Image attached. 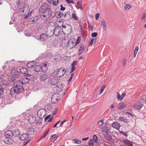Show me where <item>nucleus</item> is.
<instances>
[{
  "label": "nucleus",
  "mask_w": 146,
  "mask_h": 146,
  "mask_svg": "<svg viewBox=\"0 0 146 146\" xmlns=\"http://www.w3.org/2000/svg\"><path fill=\"white\" fill-rule=\"evenodd\" d=\"M13 86L15 87L12 88L10 90V94L13 95L15 94H18L23 91L24 88L22 86L23 85L21 81L17 80L13 83Z\"/></svg>",
  "instance_id": "f257e3e1"
},
{
  "label": "nucleus",
  "mask_w": 146,
  "mask_h": 146,
  "mask_svg": "<svg viewBox=\"0 0 146 146\" xmlns=\"http://www.w3.org/2000/svg\"><path fill=\"white\" fill-rule=\"evenodd\" d=\"M40 11L41 12H42V15H40V17L44 21V22L46 23L48 19H49L52 16V12L50 9L48 7L46 8L45 9H40Z\"/></svg>",
  "instance_id": "f03ea898"
},
{
  "label": "nucleus",
  "mask_w": 146,
  "mask_h": 146,
  "mask_svg": "<svg viewBox=\"0 0 146 146\" xmlns=\"http://www.w3.org/2000/svg\"><path fill=\"white\" fill-rule=\"evenodd\" d=\"M63 22H62L61 21H57L56 25H57L55 28L54 29V30L53 34H54L56 36H57L58 35L55 34V32L58 34H59L61 31L62 30L63 32V26L65 25H63Z\"/></svg>",
  "instance_id": "7ed1b4c3"
},
{
  "label": "nucleus",
  "mask_w": 146,
  "mask_h": 146,
  "mask_svg": "<svg viewBox=\"0 0 146 146\" xmlns=\"http://www.w3.org/2000/svg\"><path fill=\"white\" fill-rule=\"evenodd\" d=\"M66 72V70L64 68H60L56 69L54 72V73L58 77H60L62 76Z\"/></svg>",
  "instance_id": "20e7f679"
},
{
  "label": "nucleus",
  "mask_w": 146,
  "mask_h": 146,
  "mask_svg": "<svg viewBox=\"0 0 146 146\" xmlns=\"http://www.w3.org/2000/svg\"><path fill=\"white\" fill-rule=\"evenodd\" d=\"M17 6L18 7H20L19 10V12H20L21 13L22 15H24V13H23L24 12V10L26 8L25 7V3L23 2H19L17 3Z\"/></svg>",
  "instance_id": "39448f33"
},
{
  "label": "nucleus",
  "mask_w": 146,
  "mask_h": 146,
  "mask_svg": "<svg viewBox=\"0 0 146 146\" xmlns=\"http://www.w3.org/2000/svg\"><path fill=\"white\" fill-rule=\"evenodd\" d=\"M60 96L58 93L53 95L51 97V102L52 103L55 104L58 103L60 100Z\"/></svg>",
  "instance_id": "423d86ee"
},
{
  "label": "nucleus",
  "mask_w": 146,
  "mask_h": 146,
  "mask_svg": "<svg viewBox=\"0 0 146 146\" xmlns=\"http://www.w3.org/2000/svg\"><path fill=\"white\" fill-rule=\"evenodd\" d=\"M19 138L20 139L21 141H27L26 143H29L31 140L30 138L29 137L28 133H23L21 135Z\"/></svg>",
  "instance_id": "0eeeda50"
},
{
  "label": "nucleus",
  "mask_w": 146,
  "mask_h": 146,
  "mask_svg": "<svg viewBox=\"0 0 146 146\" xmlns=\"http://www.w3.org/2000/svg\"><path fill=\"white\" fill-rule=\"evenodd\" d=\"M46 111L43 109H41L38 110L37 111V115L38 117L41 119L43 118L46 115Z\"/></svg>",
  "instance_id": "6e6552de"
},
{
  "label": "nucleus",
  "mask_w": 146,
  "mask_h": 146,
  "mask_svg": "<svg viewBox=\"0 0 146 146\" xmlns=\"http://www.w3.org/2000/svg\"><path fill=\"white\" fill-rule=\"evenodd\" d=\"M143 106V104L141 102H139L135 103L133 105L134 108L135 109L137 110H139Z\"/></svg>",
  "instance_id": "1a4fd4ad"
},
{
  "label": "nucleus",
  "mask_w": 146,
  "mask_h": 146,
  "mask_svg": "<svg viewBox=\"0 0 146 146\" xmlns=\"http://www.w3.org/2000/svg\"><path fill=\"white\" fill-rule=\"evenodd\" d=\"M29 69L25 68H22L20 70V72L23 74L24 76H30V74L27 73Z\"/></svg>",
  "instance_id": "9d476101"
},
{
  "label": "nucleus",
  "mask_w": 146,
  "mask_h": 146,
  "mask_svg": "<svg viewBox=\"0 0 146 146\" xmlns=\"http://www.w3.org/2000/svg\"><path fill=\"white\" fill-rule=\"evenodd\" d=\"M66 25L63 26L64 28L63 31L66 30V31L68 32V34L70 33L72 31V27L70 25L68 24H66Z\"/></svg>",
  "instance_id": "9b49d317"
},
{
  "label": "nucleus",
  "mask_w": 146,
  "mask_h": 146,
  "mask_svg": "<svg viewBox=\"0 0 146 146\" xmlns=\"http://www.w3.org/2000/svg\"><path fill=\"white\" fill-rule=\"evenodd\" d=\"M11 76L15 78H17L19 76V72L14 69H11L10 70Z\"/></svg>",
  "instance_id": "f8f14e48"
},
{
  "label": "nucleus",
  "mask_w": 146,
  "mask_h": 146,
  "mask_svg": "<svg viewBox=\"0 0 146 146\" xmlns=\"http://www.w3.org/2000/svg\"><path fill=\"white\" fill-rule=\"evenodd\" d=\"M86 46H84L83 44H80L79 45V47L78 48V54L80 55L82 53L83 51L86 48Z\"/></svg>",
  "instance_id": "ddd939ff"
},
{
  "label": "nucleus",
  "mask_w": 146,
  "mask_h": 146,
  "mask_svg": "<svg viewBox=\"0 0 146 146\" xmlns=\"http://www.w3.org/2000/svg\"><path fill=\"white\" fill-rule=\"evenodd\" d=\"M11 137H5L3 139L4 142L7 144H11L13 142V140Z\"/></svg>",
  "instance_id": "4468645a"
},
{
  "label": "nucleus",
  "mask_w": 146,
  "mask_h": 146,
  "mask_svg": "<svg viewBox=\"0 0 146 146\" xmlns=\"http://www.w3.org/2000/svg\"><path fill=\"white\" fill-rule=\"evenodd\" d=\"M58 82V79L56 77L52 78L49 81V83L51 85H54Z\"/></svg>",
  "instance_id": "2eb2a0df"
},
{
  "label": "nucleus",
  "mask_w": 146,
  "mask_h": 146,
  "mask_svg": "<svg viewBox=\"0 0 146 146\" xmlns=\"http://www.w3.org/2000/svg\"><path fill=\"white\" fill-rule=\"evenodd\" d=\"M69 40L67 38H64L62 39V44L63 46H67L69 42Z\"/></svg>",
  "instance_id": "dca6fc26"
},
{
  "label": "nucleus",
  "mask_w": 146,
  "mask_h": 146,
  "mask_svg": "<svg viewBox=\"0 0 146 146\" xmlns=\"http://www.w3.org/2000/svg\"><path fill=\"white\" fill-rule=\"evenodd\" d=\"M63 88V84L61 83H59L55 87L56 90L58 92H60Z\"/></svg>",
  "instance_id": "f3484780"
},
{
  "label": "nucleus",
  "mask_w": 146,
  "mask_h": 146,
  "mask_svg": "<svg viewBox=\"0 0 146 146\" xmlns=\"http://www.w3.org/2000/svg\"><path fill=\"white\" fill-rule=\"evenodd\" d=\"M13 136L15 137L18 136L20 134V132L18 129H15L12 132Z\"/></svg>",
  "instance_id": "a211bd4d"
},
{
  "label": "nucleus",
  "mask_w": 146,
  "mask_h": 146,
  "mask_svg": "<svg viewBox=\"0 0 146 146\" xmlns=\"http://www.w3.org/2000/svg\"><path fill=\"white\" fill-rule=\"evenodd\" d=\"M63 16H64V20L65 21L69 20L71 18V15L70 13L68 12L64 14Z\"/></svg>",
  "instance_id": "6ab92c4d"
},
{
  "label": "nucleus",
  "mask_w": 146,
  "mask_h": 146,
  "mask_svg": "<svg viewBox=\"0 0 146 146\" xmlns=\"http://www.w3.org/2000/svg\"><path fill=\"white\" fill-rule=\"evenodd\" d=\"M48 36L45 34H42L40 36V40L42 41H44L46 40Z\"/></svg>",
  "instance_id": "aec40b11"
},
{
  "label": "nucleus",
  "mask_w": 146,
  "mask_h": 146,
  "mask_svg": "<svg viewBox=\"0 0 146 146\" xmlns=\"http://www.w3.org/2000/svg\"><path fill=\"white\" fill-rule=\"evenodd\" d=\"M36 121V118L34 116H30L28 119L29 122L31 124L35 123Z\"/></svg>",
  "instance_id": "412c9836"
},
{
  "label": "nucleus",
  "mask_w": 146,
  "mask_h": 146,
  "mask_svg": "<svg viewBox=\"0 0 146 146\" xmlns=\"http://www.w3.org/2000/svg\"><path fill=\"white\" fill-rule=\"evenodd\" d=\"M127 106L123 102H121L118 104L117 108L119 109H121L125 108Z\"/></svg>",
  "instance_id": "4be33fe9"
},
{
  "label": "nucleus",
  "mask_w": 146,
  "mask_h": 146,
  "mask_svg": "<svg viewBox=\"0 0 146 146\" xmlns=\"http://www.w3.org/2000/svg\"><path fill=\"white\" fill-rule=\"evenodd\" d=\"M123 142L124 143L127 145V146H133V144L131 141L127 139L123 140Z\"/></svg>",
  "instance_id": "5701e85b"
},
{
  "label": "nucleus",
  "mask_w": 146,
  "mask_h": 146,
  "mask_svg": "<svg viewBox=\"0 0 146 146\" xmlns=\"http://www.w3.org/2000/svg\"><path fill=\"white\" fill-rule=\"evenodd\" d=\"M27 131L28 134L30 135L34 134L36 133L35 129L33 128H30L28 129Z\"/></svg>",
  "instance_id": "b1692460"
},
{
  "label": "nucleus",
  "mask_w": 146,
  "mask_h": 146,
  "mask_svg": "<svg viewBox=\"0 0 146 146\" xmlns=\"http://www.w3.org/2000/svg\"><path fill=\"white\" fill-rule=\"evenodd\" d=\"M5 137H11L13 136L12 131L11 130L7 131L5 133Z\"/></svg>",
  "instance_id": "393cba45"
},
{
  "label": "nucleus",
  "mask_w": 146,
  "mask_h": 146,
  "mask_svg": "<svg viewBox=\"0 0 146 146\" xmlns=\"http://www.w3.org/2000/svg\"><path fill=\"white\" fill-rule=\"evenodd\" d=\"M112 126L113 127L117 129H119L120 127V124L117 122L113 123Z\"/></svg>",
  "instance_id": "a878e982"
},
{
  "label": "nucleus",
  "mask_w": 146,
  "mask_h": 146,
  "mask_svg": "<svg viewBox=\"0 0 146 146\" xmlns=\"http://www.w3.org/2000/svg\"><path fill=\"white\" fill-rule=\"evenodd\" d=\"M35 62L32 61L30 62L27 64V66L28 68H32L35 65Z\"/></svg>",
  "instance_id": "bb28decb"
},
{
  "label": "nucleus",
  "mask_w": 146,
  "mask_h": 146,
  "mask_svg": "<svg viewBox=\"0 0 146 146\" xmlns=\"http://www.w3.org/2000/svg\"><path fill=\"white\" fill-rule=\"evenodd\" d=\"M34 67V71L36 72H39L41 68V67L39 65H35Z\"/></svg>",
  "instance_id": "cd10ccee"
},
{
  "label": "nucleus",
  "mask_w": 146,
  "mask_h": 146,
  "mask_svg": "<svg viewBox=\"0 0 146 146\" xmlns=\"http://www.w3.org/2000/svg\"><path fill=\"white\" fill-rule=\"evenodd\" d=\"M75 44H75L72 41H69V42H68V45H67V47H69L70 48H73L75 45Z\"/></svg>",
  "instance_id": "c85d7f7f"
},
{
  "label": "nucleus",
  "mask_w": 146,
  "mask_h": 146,
  "mask_svg": "<svg viewBox=\"0 0 146 146\" xmlns=\"http://www.w3.org/2000/svg\"><path fill=\"white\" fill-rule=\"evenodd\" d=\"M29 79L27 77H24L22 79L21 82L22 83V84L23 85L24 84H25L27 82H29Z\"/></svg>",
  "instance_id": "c756f323"
},
{
  "label": "nucleus",
  "mask_w": 146,
  "mask_h": 146,
  "mask_svg": "<svg viewBox=\"0 0 146 146\" xmlns=\"http://www.w3.org/2000/svg\"><path fill=\"white\" fill-rule=\"evenodd\" d=\"M48 77V76L47 74H44L41 76L40 77V80H44L46 79Z\"/></svg>",
  "instance_id": "7c9ffc66"
},
{
  "label": "nucleus",
  "mask_w": 146,
  "mask_h": 146,
  "mask_svg": "<svg viewBox=\"0 0 146 146\" xmlns=\"http://www.w3.org/2000/svg\"><path fill=\"white\" fill-rule=\"evenodd\" d=\"M106 85H103L101 87L100 90V91L99 92V95H100L102 93L104 89L106 88Z\"/></svg>",
  "instance_id": "2f4dec72"
},
{
  "label": "nucleus",
  "mask_w": 146,
  "mask_h": 146,
  "mask_svg": "<svg viewBox=\"0 0 146 146\" xmlns=\"http://www.w3.org/2000/svg\"><path fill=\"white\" fill-rule=\"evenodd\" d=\"M119 119L120 121H123L125 123H127L128 122V120L123 117H119Z\"/></svg>",
  "instance_id": "473e14b6"
},
{
  "label": "nucleus",
  "mask_w": 146,
  "mask_h": 146,
  "mask_svg": "<svg viewBox=\"0 0 146 146\" xmlns=\"http://www.w3.org/2000/svg\"><path fill=\"white\" fill-rule=\"evenodd\" d=\"M131 6L128 4H126L124 6V9L125 11L131 9Z\"/></svg>",
  "instance_id": "72a5a7b5"
},
{
  "label": "nucleus",
  "mask_w": 146,
  "mask_h": 146,
  "mask_svg": "<svg viewBox=\"0 0 146 146\" xmlns=\"http://www.w3.org/2000/svg\"><path fill=\"white\" fill-rule=\"evenodd\" d=\"M139 50V47L138 46L136 47L135 50H134V54H133V57L134 58H135L136 57V54L138 52V51Z\"/></svg>",
  "instance_id": "f704fd0d"
},
{
  "label": "nucleus",
  "mask_w": 146,
  "mask_h": 146,
  "mask_svg": "<svg viewBox=\"0 0 146 146\" xmlns=\"http://www.w3.org/2000/svg\"><path fill=\"white\" fill-rule=\"evenodd\" d=\"M13 62H14L13 61V60H11L9 62H8L7 63V64L9 68H10L13 66V65H14V64L13 63Z\"/></svg>",
  "instance_id": "c9c22d12"
},
{
  "label": "nucleus",
  "mask_w": 146,
  "mask_h": 146,
  "mask_svg": "<svg viewBox=\"0 0 146 146\" xmlns=\"http://www.w3.org/2000/svg\"><path fill=\"white\" fill-rule=\"evenodd\" d=\"M102 130L103 132L106 133L108 132V128L106 127H103L102 129Z\"/></svg>",
  "instance_id": "e433bc0d"
},
{
  "label": "nucleus",
  "mask_w": 146,
  "mask_h": 146,
  "mask_svg": "<svg viewBox=\"0 0 146 146\" xmlns=\"http://www.w3.org/2000/svg\"><path fill=\"white\" fill-rule=\"evenodd\" d=\"M72 18L75 20L77 21L78 20V17L74 13H72Z\"/></svg>",
  "instance_id": "4c0bfd02"
},
{
  "label": "nucleus",
  "mask_w": 146,
  "mask_h": 146,
  "mask_svg": "<svg viewBox=\"0 0 146 146\" xmlns=\"http://www.w3.org/2000/svg\"><path fill=\"white\" fill-rule=\"evenodd\" d=\"M73 143L80 144L81 143V142L79 140L74 139L73 140Z\"/></svg>",
  "instance_id": "58836bf2"
},
{
  "label": "nucleus",
  "mask_w": 146,
  "mask_h": 146,
  "mask_svg": "<svg viewBox=\"0 0 146 146\" xmlns=\"http://www.w3.org/2000/svg\"><path fill=\"white\" fill-rule=\"evenodd\" d=\"M56 14L57 15V17L58 18H59L64 15V14L60 12H57Z\"/></svg>",
  "instance_id": "ea45409f"
},
{
  "label": "nucleus",
  "mask_w": 146,
  "mask_h": 146,
  "mask_svg": "<svg viewBox=\"0 0 146 146\" xmlns=\"http://www.w3.org/2000/svg\"><path fill=\"white\" fill-rule=\"evenodd\" d=\"M101 23L103 26V27L105 29L106 26V23L104 20H103L101 21Z\"/></svg>",
  "instance_id": "a19ab883"
},
{
  "label": "nucleus",
  "mask_w": 146,
  "mask_h": 146,
  "mask_svg": "<svg viewBox=\"0 0 146 146\" xmlns=\"http://www.w3.org/2000/svg\"><path fill=\"white\" fill-rule=\"evenodd\" d=\"M46 108L48 110H50L52 109V105L50 104H48L46 106Z\"/></svg>",
  "instance_id": "79ce46f5"
},
{
  "label": "nucleus",
  "mask_w": 146,
  "mask_h": 146,
  "mask_svg": "<svg viewBox=\"0 0 146 146\" xmlns=\"http://www.w3.org/2000/svg\"><path fill=\"white\" fill-rule=\"evenodd\" d=\"M94 141L92 139H91L89 141L88 144L90 146H93L94 145Z\"/></svg>",
  "instance_id": "37998d69"
},
{
  "label": "nucleus",
  "mask_w": 146,
  "mask_h": 146,
  "mask_svg": "<svg viewBox=\"0 0 146 146\" xmlns=\"http://www.w3.org/2000/svg\"><path fill=\"white\" fill-rule=\"evenodd\" d=\"M58 3V0H53V5H57Z\"/></svg>",
  "instance_id": "c03bdc74"
},
{
  "label": "nucleus",
  "mask_w": 146,
  "mask_h": 146,
  "mask_svg": "<svg viewBox=\"0 0 146 146\" xmlns=\"http://www.w3.org/2000/svg\"><path fill=\"white\" fill-rule=\"evenodd\" d=\"M117 98L118 99H119L120 100H123L122 97L121 96L120 94L118 92H117Z\"/></svg>",
  "instance_id": "a18cd8bd"
},
{
  "label": "nucleus",
  "mask_w": 146,
  "mask_h": 146,
  "mask_svg": "<svg viewBox=\"0 0 146 146\" xmlns=\"http://www.w3.org/2000/svg\"><path fill=\"white\" fill-rule=\"evenodd\" d=\"M103 120H100L98 123V125L99 126H101L104 123H103Z\"/></svg>",
  "instance_id": "49530a36"
},
{
  "label": "nucleus",
  "mask_w": 146,
  "mask_h": 146,
  "mask_svg": "<svg viewBox=\"0 0 146 146\" xmlns=\"http://www.w3.org/2000/svg\"><path fill=\"white\" fill-rule=\"evenodd\" d=\"M93 138L94 139L95 142H96L98 141V139L97 136L95 135H94L93 136Z\"/></svg>",
  "instance_id": "de8ad7c7"
},
{
  "label": "nucleus",
  "mask_w": 146,
  "mask_h": 146,
  "mask_svg": "<svg viewBox=\"0 0 146 146\" xmlns=\"http://www.w3.org/2000/svg\"><path fill=\"white\" fill-rule=\"evenodd\" d=\"M146 16V13H143V14H142V16H141V20H144L145 17Z\"/></svg>",
  "instance_id": "09e8293b"
},
{
  "label": "nucleus",
  "mask_w": 146,
  "mask_h": 146,
  "mask_svg": "<svg viewBox=\"0 0 146 146\" xmlns=\"http://www.w3.org/2000/svg\"><path fill=\"white\" fill-rule=\"evenodd\" d=\"M66 1L68 4H70V3L74 4V1L73 0H66Z\"/></svg>",
  "instance_id": "8fccbe9b"
},
{
  "label": "nucleus",
  "mask_w": 146,
  "mask_h": 146,
  "mask_svg": "<svg viewBox=\"0 0 146 146\" xmlns=\"http://www.w3.org/2000/svg\"><path fill=\"white\" fill-rule=\"evenodd\" d=\"M77 4L80 7L82 6V1H81L80 0L78 1L77 3Z\"/></svg>",
  "instance_id": "3c124183"
},
{
  "label": "nucleus",
  "mask_w": 146,
  "mask_h": 146,
  "mask_svg": "<svg viewBox=\"0 0 146 146\" xmlns=\"http://www.w3.org/2000/svg\"><path fill=\"white\" fill-rule=\"evenodd\" d=\"M3 92V90L2 86L0 85V95H1Z\"/></svg>",
  "instance_id": "603ef678"
},
{
  "label": "nucleus",
  "mask_w": 146,
  "mask_h": 146,
  "mask_svg": "<svg viewBox=\"0 0 146 146\" xmlns=\"http://www.w3.org/2000/svg\"><path fill=\"white\" fill-rule=\"evenodd\" d=\"M58 137H59V136L58 135L56 136L53 139L51 140V141L52 142H54V141L56 140L58 138Z\"/></svg>",
  "instance_id": "864d4df0"
},
{
  "label": "nucleus",
  "mask_w": 146,
  "mask_h": 146,
  "mask_svg": "<svg viewBox=\"0 0 146 146\" xmlns=\"http://www.w3.org/2000/svg\"><path fill=\"white\" fill-rule=\"evenodd\" d=\"M97 33L94 32L92 34L91 36L92 37H95L97 35Z\"/></svg>",
  "instance_id": "5fc2aeb1"
},
{
  "label": "nucleus",
  "mask_w": 146,
  "mask_h": 146,
  "mask_svg": "<svg viewBox=\"0 0 146 146\" xmlns=\"http://www.w3.org/2000/svg\"><path fill=\"white\" fill-rule=\"evenodd\" d=\"M24 34L25 35L27 36H30V34L27 31H24Z\"/></svg>",
  "instance_id": "6e6d98bb"
},
{
  "label": "nucleus",
  "mask_w": 146,
  "mask_h": 146,
  "mask_svg": "<svg viewBox=\"0 0 146 146\" xmlns=\"http://www.w3.org/2000/svg\"><path fill=\"white\" fill-rule=\"evenodd\" d=\"M127 60L125 59H124L122 61V62L123 64V66H124L125 64L127 62Z\"/></svg>",
  "instance_id": "4d7b16f0"
},
{
  "label": "nucleus",
  "mask_w": 146,
  "mask_h": 146,
  "mask_svg": "<svg viewBox=\"0 0 146 146\" xmlns=\"http://www.w3.org/2000/svg\"><path fill=\"white\" fill-rule=\"evenodd\" d=\"M105 138L106 139H111V135L108 134H107L105 136Z\"/></svg>",
  "instance_id": "13d9d810"
},
{
  "label": "nucleus",
  "mask_w": 146,
  "mask_h": 146,
  "mask_svg": "<svg viewBox=\"0 0 146 146\" xmlns=\"http://www.w3.org/2000/svg\"><path fill=\"white\" fill-rule=\"evenodd\" d=\"M77 64V62L76 61H74L72 64V66H75Z\"/></svg>",
  "instance_id": "bf43d9fd"
},
{
  "label": "nucleus",
  "mask_w": 146,
  "mask_h": 146,
  "mask_svg": "<svg viewBox=\"0 0 146 146\" xmlns=\"http://www.w3.org/2000/svg\"><path fill=\"white\" fill-rule=\"evenodd\" d=\"M50 115H48L47 116H46L44 118V121L46 122V120L48 119L49 118H50Z\"/></svg>",
  "instance_id": "052dcab7"
},
{
  "label": "nucleus",
  "mask_w": 146,
  "mask_h": 146,
  "mask_svg": "<svg viewBox=\"0 0 146 146\" xmlns=\"http://www.w3.org/2000/svg\"><path fill=\"white\" fill-rule=\"evenodd\" d=\"M80 37H78L77 38V42H76V43L75 44H76L79 43L80 42Z\"/></svg>",
  "instance_id": "680f3d73"
},
{
  "label": "nucleus",
  "mask_w": 146,
  "mask_h": 146,
  "mask_svg": "<svg viewBox=\"0 0 146 146\" xmlns=\"http://www.w3.org/2000/svg\"><path fill=\"white\" fill-rule=\"evenodd\" d=\"M58 110V108H55L54 110L53 111V115H54L56 113L57 110Z\"/></svg>",
  "instance_id": "e2e57ef3"
},
{
  "label": "nucleus",
  "mask_w": 146,
  "mask_h": 146,
  "mask_svg": "<svg viewBox=\"0 0 146 146\" xmlns=\"http://www.w3.org/2000/svg\"><path fill=\"white\" fill-rule=\"evenodd\" d=\"M88 27L90 30H92L94 28V27L91 25L90 24H89V25H88Z\"/></svg>",
  "instance_id": "0e129e2a"
},
{
  "label": "nucleus",
  "mask_w": 146,
  "mask_h": 146,
  "mask_svg": "<svg viewBox=\"0 0 146 146\" xmlns=\"http://www.w3.org/2000/svg\"><path fill=\"white\" fill-rule=\"evenodd\" d=\"M99 17V14L98 13H97L95 15V18L96 20L98 19Z\"/></svg>",
  "instance_id": "69168bd1"
},
{
  "label": "nucleus",
  "mask_w": 146,
  "mask_h": 146,
  "mask_svg": "<svg viewBox=\"0 0 146 146\" xmlns=\"http://www.w3.org/2000/svg\"><path fill=\"white\" fill-rule=\"evenodd\" d=\"M76 68L75 66H72V67L71 68V70L70 73H71L72 72H73L75 70Z\"/></svg>",
  "instance_id": "338daca9"
},
{
  "label": "nucleus",
  "mask_w": 146,
  "mask_h": 146,
  "mask_svg": "<svg viewBox=\"0 0 146 146\" xmlns=\"http://www.w3.org/2000/svg\"><path fill=\"white\" fill-rule=\"evenodd\" d=\"M94 38H92V39H91V41L90 43V46H92V45L93 44L94 42Z\"/></svg>",
  "instance_id": "774afa93"
}]
</instances>
